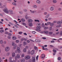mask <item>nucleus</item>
I'll return each mask as SVG.
<instances>
[{"label": "nucleus", "instance_id": "1", "mask_svg": "<svg viewBox=\"0 0 62 62\" xmlns=\"http://www.w3.org/2000/svg\"><path fill=\"white\" fill-rule=\"evenodd\" d=\"M37 29H36L35 30L36 31H41V30L39 29L41 28V27L40 26H38L37 27Z\"/></svg>", "mask_w": 62, "mask_h": 62}, {"label": "nucleus", "instance_id": "2", "mask_svg": "<svg viewBox=\"0 0 62 62\" xmlns=\"http://www.w3.org/2000/svg\"><path fill=\"white\" fill-rule=\"evenodd\" d=\"M9 47L7 46L5 49V51L6 52H8L9 50Z\"/></svg>", "mask_w": 62, "mask_h": 62}, {"label": "nucleus", "instance_id": "3", "mask_svg": "<svg viewBox=\"0 0 62 62\" xmlns=\"http://www.w3.org/2000/svg\"><path fill=\"white\" fill-rule=\"evenodd\" d=\"M5 9H6L4 10V12L6 13H7V14H8V10L7 8H5Z\"/></svg>", "mask_w": 62, "mask_h": 62}, {"label": "nucleus", "instance_id": "4", "mask_svg": "<svg viewBox=\"0 0 62 62\" xmlns=\"http://www.w3.org/2000/svg\"><path fill=\"white\" fill-rule=\"evenodd\" d=\"M30 11L31 12V13H34L37 12L36 10H30Z\"/></svg>", "mask_w": 62, "mask_h": 62}, {"label": "nucleus", "instance_id": "5", "mask_svg": "<svg viewBox=\"0 0 62 62\" xmlns=\"http://www.w3.org/2000/svg\"><path fill=\"white\" fill-rule=\"evenodd\" d=\"M25 59H29L30 58V56L29 55L25 57Z\"/></svg>", "mask_w": 62, "mask_h": 62}, {"label": "nucleus", "instance_id": "6", "mask_svg": "<svg viewBox=\"0 0 62 62\" xmlns=\"http://www.w3.org/2000/svg\"><path fill=\"white\" fill-rule=\"evenodd\" d=\"M20 56L19 55L17 54V56H16L15 57V59L16 60L17 59V58H20Z\"/></svg>", "mask_w": 62, "mask_h": 62}, {"label": "nucleus", "instance_id": "7", "mask_svg": "<svg viewBox=\"0 0 62 62\" xmlns=\"http://www.w3.org/2000/svg\"><path fill=\"white\" fill-rule=\"evenodd\" d=\"M50 9L51 11H53L54 9V7H50Z\"/></svg>", "mask_w": 62, "mask_h": 62}, {"label": "nucleus", "instance_id": "8", "mask_svg": "<svg viewBox=\"0 0 62 62\" xmlns=\"http://www.w3.org/2000/svg\"><path fill=\"white\" fill-rule=\"evenodd\" d=\"M35 41H36V42H37L39 43L41 42V41H40V40H39L38 39H36Z\"/></svg>", "mask_w": 62, "mask_h": 62}, {"label": "nucleus", "instance_id": "9", "mask_svg": "<svg viewBox=\"0 0 62 62\" xmlns=\"http://www.w3.org/2000/svg\"><path fill=\"white\" fill-rule=\"evenodd\" d=\"M28 22L29 23H32L33 22V20L32 19H29L28 20Z\"/></svg>", "mask_w": 62, "mask_h": 62}, {"label": "nucleus", "instance_id": "10", "mask_svg": "<svg viewBox=\"0 0 62 62\" xmlns=\"http://www.w3.org/2000/svg\"><path fill=\"white\" fill-rule=\"evenodd\" d=\"M36 2L37 4H40L41 3V1L39 0H37L36 1Z\"/></svg>", "mask_w": 62, "mask_h": 62}, {"label": "nucleus", "instance_id": "11", "mask_svg": "<svg viewBox=\"0 0 62 62\" xmlns=\"http://www.w3.org/2000/svg\"><path fill=\"white\" fill-rule=\"evenodd\" d=\"M9 11L10 12V14H13V10H9Z\"/></svg>", "mask_w": 62, "mask_h": 62}, {"label": "nucleus", "instance_id": "12", "mask_svg": "<svg viewBox=\"0 0 62 62\" xmlns=\"http://www.w3.org/2000/svg\"><path fill=\"white\" fill-rule=\"evenodd\" d=\"M49 16L50 14H48L46 16H45V18H46V19H47V18H49Z\"/></svg>", "mask_w": 62, "mask_h": 62}, {"label": "nucleus", "instance_id": "13", "mask_svg": "<svg viewBox=\"0 0 62 62\" xmlns=\"http://www.w3.org/2000/svg\"><path fill=\"white\" fill-rule=\"evenodd\" d=\"M34 50H32L31 52V54L32 55L33 54H34Z\"/></svg>", "mask_w": 62, "mask_h": 62}, {"label": "nucleus", "instance_id": "14", "mask_svg": "<svg viewBox=\"0 0 62 62\" xmlns=\"http://www.w3.org/2000/svg\"><path fill=\"white\" fill-rule=\"evenodd\" d=\"M41 58H45V54H42V57Z\"/></svg>", "mask_w": 62, "mask_h": 62}, {"label": "nucleus", "instance_id": "15", "mask_svg": "<svg viewBox=\"0 0 62 62\" xmlns=\"http://www.w3.org/2000/svg\"><path fill=\"white\" fill-rule=\"evenodd\" d=\"M57 23L58 24H61L62 23L60 21H59L57 22Z\"/></svg>", "mask_w": 62, "mask_h": 62}, {"label": "nucleus", "instance_id": "16", "mask_svg": "<svg viewBox=\"0 0 62 62\" xmlns=\"http://www.w3.org/2000/svg\"><path fill=\"white\" fill-rule=\"evenodd\" d=\"M32 61L33 62H35V58L34 57H32Z\"/></svg>", "mask_w": 62, "mask_h": 62}, {"label": "nucleus", "instance_id": "17", "mask_svg": "<svg viewBox=\"0 0 62 62\" xmlns=\"http://www.w3.org/2000/svg\"><path fill=\"white\" fill-rule=\"evenodd\" d=\"M52 2L53 3H54V4H55V3H57V1L56 0H53V1Z\"/></svg>", "mask_w": 62, "mask_h": 62}, {"label": "nucleus", "instance_id": "18", "mask_svg": "<svg viewBox=\"0 0 62 62\" xmlns=\"http://www.w3.org/2000/svg\"><path fill=\"white\" fill-rule=\"evenodd\" d=\"M17 51L19 52V53H20V48L17 47Z\"/></svg>", "mask_w": 62, "mask_h": 62}, {"label": "nucleus", "instance_id": "19", "mask_svg": "<svg viewBox=\"0 0 62 62\" xmlns=\"http://www.w3.org/2000/svg\"><path fill=\"white\" fill-rule=\"evenodd\" d=\"M44 33H45V34H47L48 33V31H44Z\"/></svg>", "mask_w": 62, "mask_h": 62}, {"label": "nucleus", "instance_id": "20", "mask_svg": "<svg viewBox=\"0 0 62 62\" xmlns=\"http://www.w3.org/2000/svg\"><path fill=\"white\" fill-rule=\"evenodd\" d=\"M12 39H13L15 40V39H16V37H15V36H13L12 37Z\"/></svg>", "mask_w": 62, "mask_h": 62}, {"label": "nucleus", "instance_id": "21", "mask_svg": "<svg viewBox=\"0 0 62 62\" xmlns=\"http://www.w3.org/2000/svg\"><path fill=\"white\" fill-rule=\"evenodd\" d=\"M33 8H37V6L36 5H34L33 6Z\"/></svg>", "mask_w": 62, "mask_h": 62}, {"label": "nucleus", "instance_id": "22", "mask_svg": "<svg viewBox=\"0 0 62 62\" xmlns=\"http://www.w3.org/2000/svg\"><path fill=\"white\" fill-rule=\"evenodd\" d=\"M42 48H43V49L44 50H48L47 48H44V46H42Z\"/></svg>", "mask_w": 62, "mask_h": 62}, {"label": "nucleus", "instance_id": "23", "mask_svg": "<svg viewBox=\"0 0 62 62\" xmlns=\"http://www.w3.org/2000/svg\"><path fill=\"white\" fill-rule=\"evenodd\" d=\"M25 18L27 20H28V19H29V17L27 16H25Z\"/></svg>", "mask_w": 62, "mask_h": 62}, {"label": "nucleus", "instance_id": "24", "mask_svg": "<svg viewBox=\"0 0 62 62\" xmlns=\"http://www.w3.org/2000/svg\"><path fill=\"white\" fill-rule=\"evenodd\" d=\"M15 55V53H13L12 54V57H14Z\"/></svg>", "mask_w": 62, "mask_h": 62}, {"label": "nucleus", "instance_id": "25", "mask_svg": "<svg viewBox=\"0 0 62 62\" xmlns=\"http://www.w3.org/2000/svg\"><path fill=\"white\" fill-rule=\"evenodd\" d=\"M59 34L60 36H62V31H60Z\"/></svg>", "mask_w": 62, "mask_h": 62}, {"label": "nucleus", "instance_id": "26", "mask_svg": "<svg viewBox=\"0 0 62 62\" xmlns=\"http://www.w3.org/2000/svg\"><path fill=\"white\" fill-rule=\"evenodd\" d=\"M53 32H49V34L50 35H52V34H53Z\"/></svg>", "mask_w": 62, "mask_h": 62}, {"label": "nucleus", "instance_id": "27", "mask_svg": "<svg viewBox=\"0 0 62 62\" xmlns=\"http://www.w3.org/2000/svg\"><path fill=\"white\" fill-rule=\"evenodd\" d=\"M41 25L42 27H45V25L43 23H42V24Z\"/></svg>", "mask_w": 62, "mask_h": 62}, {"label": "nucleus", "instance_id": "28", "mask_svg": "<svg viewBox=\"0 0 62 62\" xmlns=\"http://www.w3.org/2000/svg\"><path fill=\"white\" fill-rule=\"evenodd\" d=\"M50 25L51 26H53L54 25V23H51Z\"/></svg>", "mask_w": 62, "mask_h": 62}, {"label": "nucleus", "instance_id": "29", "mask_svg": "<svg viewBox=\"0 0 62 62\" xmlns=\"http://www.w3.org/2000/svg\"><path fill=\"white\" fill-rule=\"evenodd\" d=\"M32 25L33 24H32V23H30L29 24V25L30 26H32Z\"/></svg>", "mask_w": 62, "mask_h": 62}, {"label": "nucleus", "instance_id": "30", "mask_svg": "<svg viewBox=\"0 0 62 62\" xmlns=\"http://www.w3.org/2000/svg\"><path fill=\"white\" fill-rule=\"evenodd\" d=\"M12 4H13V5L14 6H16L17 5V4L15 2H13Z\"/></svg>", "mask_w": 62, "mask_h": 62}, {"label": "nucleus", "instance_id": "31", "mask_svg": "<svg viewBox=\"0 0 62 62\" xmlns=\"http://www.w3.org/2000/svg\"><path fill=\"white\" fill-rule=\"evenodd\" d=\"M61 26V25H58L56 26V27H59Z\"/></svg>", "mask_w": 62, "mask_h": 62}, {"label": "nucleus", "instance_id": "32", "mask_svg": "<svg viewBox=\"0 0 62 62\" xmlns=\"http://www.w3.org/2000/svg\"><path fill=\"white\" fill-rule=\"evenodd\" d=\"M58 60L59 61H60L61 60V57H58Z\"/></svg>", "mask_w": 62, "mask_h": 62}, {"label": "nucleus", "instance_id": "33", "mask_svg": "<svg viewBox=\"0 0 62 62\" xmlns=\"http://www.w3.org/2000/svg\"><path fill=\"white\" fill-rule=\"evenodd\" d=\"M16 48V45H15L13 49L15 50Z\"/></svg>", "mask_w": 62, "mask_h": 62}, {"label": "nucleus", "instance_id": "34", "mask_svg": "<svg viewBox=\"0 0 62 62\" xmlns=\"http://www.w3.org/2000/svg\"><path fill=\"white\" fill-rule=\"evenodd\" d=\"M24 62V59H22L21 60V62Z\"/></svg>", "mask_w": 62, "mask_h": 62}, {"label": "nucleus", "instance_id": "35", "mask_svg": "<svg viewBox=\"0 0 62 62\" xmlns=\"http://www.w3.org/2000/svg\"><path fill=\"white\" fill-rule=\"evenodd\" d=\"M35 22H39V20H35Z\"/></svg>", "mask_w": 62, "mask_h": 62}, {"label": "nucleus", "instance_id": "36", "mask_svg": "<svg viewBox=\"0 0 62 62\" xmlns=\"http://www.w3.org/2000/svg\"><path fill=\"white\" fill-rule=\"evenodd\" d=\"M44 15H47V12H45L44 13Z\"/></svg>", "mask_w": 62, "mask_h": 62}, {"label": "nucleus", "instance_id": "37", "mask_svg": "<svg viewBox=\"0 0 62 62\" xmlns=\"http://www.w3.org/2000/svg\"><path fill=\"white\" fill-rule=\"evenodd\" d=\"M48 28L46 27H44V29L45 30H46V29H48Z\"/></svg>", "mask_w": 62, "mask_h": 62}, {"label": "nucleus", "instance_id": "38", "mask_svg": "<svg viewBox=\"0 0 62 62\" xmlns=\"http://www.w3.org/2000/svg\"><path fill=\"white\" fill-rule=\"evenodd\" d=\"M47 23L48 25V24H49V25L50 24H51V23L50 22H47Z\"/></svg>", "mask_w": 62, "mask_h": 62}, {"label": "nucleus", "instance_id": "39", "mask_svg": "<svg viewBox=\"0 0 62 62\" xmlns=\"http://www.w3.org/2000/svg\"><path fill=\"white\" fill-rule=\"evenodd\" d=\"M19 12L20 14H22L23 13V12L21 11H19Z\"/></svg>", "mask_w": 62, "mask_h": 62}, {"label": "nucleus", "instance_id": "40", "mask_svg": "<svg viewBox=\"0 0 62 62\" xmlns=\"http://www.w3.org/2000/svg\"><path fill=\"white\" fill-rule=\"evenodd\" d=\"M26 51V48H25L23 49V51L24 52H25Z\"/></svg>", "mask_w": 62, "mask_h": 62}, {"label": "nucleus", "instance_id": "41", "mask_svg": "<svg viewBox=\"0 0 62 62\" xmlns=\"http://www.w3.org/2000/svg\"><path fill=\"white\" fill-rule=\"evenodd\" d=\"M53 51L54 52V53H56V50H55L53 49Z\"/></svg>", "mask_w": 62, "mask_h": 62}, {"label": "nucleus", "instance_id": "42", "mask_svg": "<svg viewBox=\"0 0 62 62\" xmlns=\"http://www.w3.org/2000/svg\"><path fill=\"white\" fill-rule=\"evenodd\" d=\"M8 35L9 36H11V35H12V34H11L10 33H8Z\"/></svg>", "mask_w": 62, "mask_h": 62}, {"label": "nucleus", "instance_id": "43", "mask_svg": "<svg viewBox=\"0 0 62 62\" xmlns=\"http://www.w3.org/2000/svg\"><path fill=\"white\" fill-rule=\"evenodd\" d=\"M12 60V57H10L9 59V61H10L11 60Z\"/></svg>", "mask_w": 62, "mask_h": 62}, {"label": "nucleus", "instance_id": "44", "mask_svg": "<svg viewBox=\"0 0 62 62\" xmlns=\"http://www.w3.org/2000/svg\"><path fill=\"white\" fill-rule=\"evenodd\" d=\"M4 32V31L3 30H1L0 31V33H2V32Z\"/></svg>", "mask_w": 62, "mask_h": 62}, {"label": "nucleus", "instance_id": "45", "mask_svg": "<svg viewBox=\"0 0 62 62\" xmlns=\"http://www.w3.org/2000/svg\"><path fill=\"white\" fill-rule=\"evenodd\" d=\"M22 22H25V20H24V19L23 18L22 19Z\"/></svg>", "mask_w": 62, "mask_h": 62}, {"label": "nucleus", "instance_id": "46", "mask_svg": "<svg viewBox=\"0 0 62 62\" xmlns=\"http://www.w3.org/2000/svg\"><path fill=\"white\" fill-rule=\"evenodd\" d=\"M36 33V32H35V31H33L32 32V34H35Z\"/></svg>", "mask_w": 62, "mask_h": 62}, {"label": "nucleus", "instance_id": "47", "mask_svg": "<svg viewBox=\"0 0 62 62\" xmlns=\"http://www.w3.org/2000/svg\"><path fill=\"white\" fill-rule=\"evenodd\" d=\"M34 49H35V50H37V47L36 46H35L34 47Z\"/></svg>", "mask_w": 62, "mask_h": 62}, {"label": "nucleus", "instance_id": "48", "mask_svg": "<svg viewBox=\"0 0 62 62\" xmlns=\"http://www.w3.org/2000/svg\"><path fill=\"white\" fill-rule=\"evenodd\" d=\"M15 25V27H16V28H19V27H18V26L17 25Z\"/></svg>", "mask_w": 62, "mask_h": 62}, {"label": "nucleus", "instance_id": "49", "mask_svg": "<svg viewBox=\"0 0 62 62\" xmlns=\"http://www.w3.org/2000/svg\"><path fill=\"white\" fill-rule=\"evenodd\" d=\"M58 10H59V11H61V10H62V9H61V8H59L58 9Z\"/></svg>", "mask_w": 62, "mask_h": 62}, {"label": "nucleus", "instance_id": "50", "mask_svg": "<svg viewBox=\"0 0 62 62\" xmlns=\"http://www.w3.org/2000/svg\"><path fill=\"white\" fill-rule=\"evenodd\" d=\"M4 62H8V60L7 59H5L4 60Z\"/></svg>", "mask_w": 62, "mask_h": 62}, {"label": "nucleus", "instance_id": "51", "mask_svg": "<svg viewBox=\"0 0 62 62\" xmlns=\"http://www.w3.org/2000/svg\"><path fill=\"white\" fill-rule=\"evenodd\" d=\"M18 33L19 34H22L23 33V32L22 31H20Z\"/></svg>", "mask_w": 62, "mask_h": 62}, {"label": "nucleus", "instance_id": "52", "mask_svg": "<svg viewBox=\"0 0 62 62\" xmlns=\"http://www.w3.org/2000/svg\"><path fill=\"white\" fill-rule=\"evenodd\" d=\"M37 25H38V26H39L40 25H41V24H40V23H38L37 24Z\"/></svg>", "mask_w": 62, "mask_h": 62}, {"label": "nucleus", "instance_id": "53", "mask_svg": "<svg viewBox=\"0 0 62 62\" xmlns=\"http://www.w3.org/2000/svg\"><path fill=\"white\" fill-rule=\"evenodd\" d=\"M0 42L1 44H2L3 43V41L2 40H1L0 41Z\"/></svg>", "mask_w": 62, "mask_h": 62}, {"label": "nucleus", "instance_id": "54", "mask_svg": "<svg viewBox=\"0 0 62 62\" xmlns=\"http://www.w3.org/2000/svg\"><path fill=\"white\" fill-rule=\"evenodd\" d=\"M52 27H51L49 28V30L50 31L52 30Z\"/></svg>", "mask_w": 62, "mask_h": 62}, {"label": "nucleus", "instance_id": "55", "mask_svg": "<svg viewBox=\"0 0 62 62\" xmlns=\"http://www.w3.org/2000/svg\"><path fill=\"white\" fill-rule=\"evenodd\" d=\"M48 20H52V18H48Z\"/></svg>", "mask_w": 62, "mask_h": 62}, {"label": "nucleus", "instance_id": "56", "mask_svg": "<svg viewBox=\"0 0 62 62\" xmlns=\"http://www.w3.org/2000/svg\"><path fill=\"white\" fill-rule=\"evenodd\" d=\"M51 43H54V41L52 40L51 41Z\"/></svg>", "mask_w": 62, "mask_h": 62}, {"label": "nucleus", "instance_id": "57", "mask_svg": "<svg viewBox=\"0 0 62 62\" xmlns=\"http://www.w3.org/2000/svg\"><path fill=\"white\" fill-rule=\"evenodd\" d=\"M27 11V9H24V12H26Z\"/></svg>", "mask_w": 62, "mask_h": 62}, {"label": "nucleus", "instance_id": "58", "mask_svg": "<svg viewBox=\"0 0 62 62\" xmlns=\"http://www.w3.org/2000/svg\"><path fill=\"white\" fill-rule=\"evenodd\" d=\"M22 24H23V25H26V24H25V23H22Z\"/></svg>", "mask_w": 62, "mask_h": 62}, {"label": "nucleus", "instance_id": "59", "mask_svg": "<svg viewBox=\"0 0 62 62\" xmlns=\"http://www.w3.org/2000/svg\"><path fill=\"white\" fill-rule=\"evenodd\" d=\"M39 57V55H38L36 57V60H38V57Z\"/></svg>", "mask_w": 62, "mask_h": 62}, {"label": "nucleus", "instance_id": "60", "mask_svg": "<svg viewBox=\"0 0 62 62\" xmlns=\"http://www.w3.org/2000/svg\"><path fill=\"white\" fill-rule=\"evenodd\" d=\"M25 49H28V46H26L25 47Z\"/></svg>", "mask_w": 62, "mask_h": 62}, {"label": "nucleus", "instance_id": "61", "mask_svg": "<svg viewBox=\"0 0 62 62\" xmlns=\"http://www.w3.org/2000/svg\"><path fill=\"white\" fill-rule=\"evenodd\" d=\"M8 39H11V37L10 36H8Z\"/></svg>", "mask_w": 62, "mask_h": 62}, {"label": "nucleus", "instance_id": "62", "mask_svg": "<svg viewBox=\"0 0 62 62\" xmlns=\"http://www.w3.org/2000/svg\"><path fill=\"white\" fill-rule=\"evenodd\" d=\"M56 34V35H58V34H59V32L58 31V32H57Z\"/></svg>", "mask_w": 62, "mask_h": 62}, {"label": "nucleus", "instance_id": "63", "mask_svg": "<svg viewBox=\"0 0 62 62\" xmlns=\"http://www.w3.org/2000/svg\"><path fill=\"white\" fill-rule=\"evenodd\" d=\"M16 43H18L19 42V40H16Z\"/></svg>", "mask_w": 62, "mask_h": 62}, {"label": "nucleus", "instance_id": "64", "mask_svg": "<svg viewBox=\"0 0 62 62\" xmlns=\"http://www.w3.org/2000/svg\"><path fill=\"white\" fill-rule=\"evenodd\" d=\"M24 54H22V55H21V56L22 57H24Z\"/></svg>", "mask_w": 62, "mask_h": 62}]
</instances>
